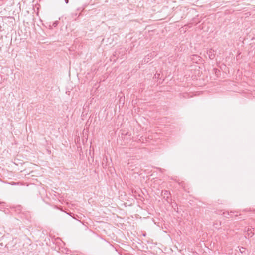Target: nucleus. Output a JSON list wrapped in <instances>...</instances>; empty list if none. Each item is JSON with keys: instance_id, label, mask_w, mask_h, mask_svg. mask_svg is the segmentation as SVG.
<instances>
[{"instance_id": "obj_14", "label": "nucleus", "mask_w": 255, "mask_h": 255, "mask_svg": "<svg viewBox=\"0 0 255 255\" xmlns=\"http://www.w3.org/2000/svg\"><path fill=\"white\" fill-rule=\"evenodd\" d=\"M65 0V2L66 4H68V2H69V0Z\"/></svg>"}, {"instance_id": "obj_2", "label": "nucleus", "mask_w": 255, "mask_h": 255, "mask_svg": "<svg viewBox=\"0 0 255 255\" xmlns=\"http://www.w3.org/2000/svg\"><path fill=\"white\" fill-rule=\"evenodd\" d=\"M7 239H8V237L2 236L1 238V240L2 242L0 243V246H5L6 247L7 245V244L6 243Z\"/></svg>"}, {"instance_id": "obj_13", "label": "nucleus", "mask_w": 255, "mask_h": 255, "mask_svg": "<svg viewBox=\"0 0 255 255\" xmlns=\"http://www.w3.org/2000/svg\"><path fill=\"white\" fill-rule=\"evenodd\" d=\"M17 209H18V210H21V206H18L17 207Z\"/></svg>"}, {"instance_id": "obj_7", "label": "nucleus", "mask_w": 255, "mask_h": 255, "mask_svg": "<svg viewBox=\"0 0 255 255\" xmlns=\"http://www.w3.org/2000/svg\"><path fill=\"white\" fill-rule=\"evenodd\" d=\"M192 59L193 60L196 61V62H198V60H200V57L197 56V55H193Z\"/></svg>"}, {"instance_id": "obj_6", "label": "nucleus", "mask_w": 255, "mask_h": 255, "mask_svg": "<svg viewBox=\"0 0 255 255\" xmlns=\"http://www.w3.org/2000/svg\"><path fill=\"white\" fill-rule=\"evenodd\" d=\"M218 214H223L224 217H225L226 218H229L228 216L229 215V214L228 212H227V213L224 212H222V211H219Z\"/></svg>"}, {"instance_id": "obj_1", "label": "nucleus", "mask_w": 255, "mask_h": 255, "mask_svg": "<svg viewBox=\"0 0 255 255\" xmlns=\"http://www.w3.org/2000/svg\"><path fill=\"white\" fill-rule=\"evenodd\" d=\"M161 195L163 197V198L165 199L168 203H170L171 202V196L170 192L166 190H164L162 191Z\"/></svg>"}, {"instance_id": "obj_10", "label": "nucleus", "mask_w": 255, "mask_h": 255, "mask_svg": "<svg viewBox=\"0 0 255 255\" xmlns=\"http://www.w3.org/2000/svg\"><path fill=\"white\" fill-rule=\"evenodd\" d=\"M2 80H3L2 76L0 74V83H1L2 82Z\"/></svg>"}, {"instance_id": "obj_4", "label": "nucleus", "mask_w": 255, "mask_h": 255, "mask_svg": "<svg viewBox=\"0 0 255 255\" xmlns=\"http://www.w3.org/2000/svg\"><path fill=\"white\" fill-rule=\"evenodd\" d=\"M107 162H108V158H107V157L106 156V157H104V158L103 159V162H102V165L104 168H106V166L108 165Z\"/></svg>"}, {"instance_id": "obj_15", "label": "nucleus", "mask_w": 255, "mask_h": 255, "mask_svg": "<svg viewBox=\"0 0 255 255\" xmlns=\"http://www.w3.org/2000/svg\"><path fill=\"white\" fill-rule=\"evenodd\" d=\"M77 15V13H75V14H72V16H73V15H74V16H76Z\"/></svg>"}, {"instance_id": "obj_3", "label": "nucleus", "mask_w": 255, "mask_h": 255, "mask_svg": "<svg viewBox=\"0 0 255 255\" xmlns=\"http://www.w3.org/2000/svg\"><path fill=\"white\" fill-rule=\"evenodd\" d=\"M207 53L210 59H213L215 57V54L214 53V50L212 49H210L209 50L207 51Z\"/></svg>"}, {"instance_id": "obj_12", "label": "nucleus", "mask_w": 255, "mask_h": 255, "mask_svg": "<svg viewBox=\"0 0 255 255\" xmlns=\"http://www.w3.org/2000/svg\"><path fill=\"white\" fill-rule=\"evenodd\" d=\"M214 70H215V73H216L217 72H220V70H218V69H217L215 68V69H214Z\"/></svg>"}, {"instance_id": "obj_9", "label": "nucleus", "mask_w": 255, "mask_h": 255, "mask_svg": "<svg viewBox=\"0 0 255 255\" xmlns=\"http://www.w3.org/2000/svg\"><path fill=\"white\" fill-rule=\"evenodd\" d=\"M5 202H0V207L1 206H4V205L5 204Z\"/></svg>"}, {"instance_id": "obj_5", "label": "nucleus", "mask_w": 255, "mask_h": 255, "mask_svg": "<svg viewBox=\"0 0 255 255\" xmlns=\"http://www.w3.org/2000/svg\"><path fill=\"white\" fill-rule=\"evenodd\" d=\"M239 251H240V252L242 254H246V249L244 247H240L239 248Z\"/></svg>"}, {"instance_id": "obj_11", "label": "nucleus", "mask_w": 255, "mask_h": 255, "mask_svg": "<svg viewBox=\"0 0 255 255\" xmlns=\"http://www.w3.org/2000/svg\"><path fill=\"white\" fill-rule=\"evenodd\" d=\"M171 204H172V207H173V206H175V205L176 206H177V204H176V203L175 202H174V203H171Z\"/></svg>"}, {"instance_id": "obj_8", "label": "nucleus", "mask_w": 255, "mask_h": 255, "mask_svg": "<svg viewBox=\"0 0 255 255\" xmlns=\"http://www.w3.org/2000/svg\"><path fill=\"white\" fill-rule=\"evenodd\" d=\"M58 23H59L58 21H54V22H53V26L54 27H56V26H57V25L58 24Z\"/></svg>"}]
</instances>
